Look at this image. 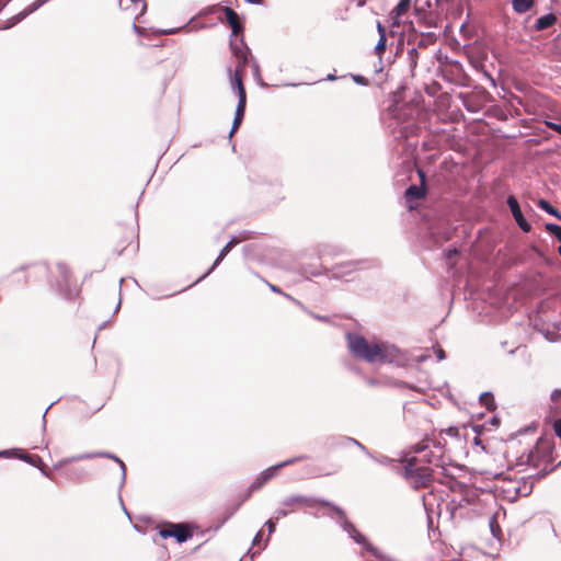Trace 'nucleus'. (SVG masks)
Returning <instances> with one entry per match:
<instances>
[{"instance_id": "f257e3e1", "label": "nucleus", "mask_w": 561, "mask_h": 561, "mask_svg": "<svg viewBox=\"0 0 561 561\" xmlns=\"http://www.w3.org/2000/svg\"><path fill=\"white\" fill-rule=\"evenodd\" d=\"M347 341L352 353L369 363H392L398 358V350L394 346L377 342L369 343L354 334H347Z\"/></svg>"}, {"instance_id": "f03ea898", "label": "nucleus", "mask_w": 561, "mask_h": 561, "mask_svg": "<svg viewBox=\"0 0 561 561\" xmlns=\"http://www.w3.org/2000/svg\"><path fill=\"white\" fill-rule=\"evenodd\" d=\"M415 456L408 458L405 466L407 477L413 479L415 486H425L432 479V471L428 467L419 466L420 462L432 463L435 455L430 450V440H423L414 446Z\"/></svg>"}, {"instance_id": "7ed1b4c3", "label": "nucleus", "mask_w": 561, "mask_h": 561, "mask_svg": "<svg viewBox=\"0 0 561 561\" xmlns=\"http://www.w3.org/2000/svg\"><path fill=\"white\" fill-rule=\"evenodd\" d=\"M343 527L357 543L364 546L367 561H386L385 556L376 547L367 542L366 538L351 523L345 522Z\"/></svg>"}, {"instance_id": "20e7f679", "label": "nucleus", "mask_w": 561, "mask_h": 561, "mask_svg": "<svg viewBox=\"0 0 561 561\" xmlns=\"http://www.w3.org/2000/svg\"><path fill=\"white\" fill-rule=\"evenodd\" d=\"M234 54L238 58V65L234 73L230 77L231 88L237 92L239 100H247L245 89L242 83V72L247 64V54L242 49L234 50Z\"/></svg>"}, {"instance_id": "39448f33", "label": "nucleus", "mask_w": 561, "mask_h": 561, "mask_svg": "<svg viewBox=\"0 0 561 561\" xmlns=\"http://www.w3.org/2000/svg\"><path fill=\"white\" fill-rule=\"evenodd\" d=\"M162 538L174 537L179 542H183L191 537L190 530L183 525H170L159 531Z\"/></svg>"}, {"instance_id": "423d86ee", "label": "nucleus", "mask_w": 561, "mask_h": 561, "mask_svg": "<svg viewBox=\"0 0 561 561\" xmlns=\"http://www.w3.org/2000/svg\"><path fill=\"white\" fill-rule=\"evenodd\" d=\"M507 205L512 211L514 219L516 220L517 225L519 226V228L525 232H529L531 229V226L524 218L523 213L519 208L518 202L513 195H510L507 197Z\"/></svg>"}, {"instance_id": "0eeeda50", "label": "nucleus", "mask_w": 561, "mask_h": 561, "mask_svg": "<svg viewBox=\"0 0 561 561\" xmlns=\"http://www.w3.org/2000/svg\"><path fill=\"white\" fill-rule=\"evenodd\" d=\"M313 501L311 499L301 496V495H294L288 499H286L283 502V506L288 507L290 512H295L298 507L301 506H311Z\"/></svg>"}, {"instance_id": "6e6552de", "label": "nucleus", "mask_w": 561, "mask_h": 561, "mask_svg": "<svg viewBox=\"0 0 561 561\" xmlns=\"http://www.w3.org/2000/svg\"><path fill=\"white\" fill-rule=\"evenodd\" d=\"M419 175L421 178V186L411 185L405 191V197L409 202L414 199H420L425 195V188H424V182H425V174L422 171H419Z\"/></svg>"}, {"instance_id": "1a4fd4ad", "label": "nucleus", "mask_w": 561, "mask_h": 561, "mask_svg": "<svg viewBox=\"0 0 561 561\" xmlns=\"http://www.w3.org/2000/svg\"><path fill=\"white\" fill-rule=\"evenodd\" d=\"M305 457H298V458H293V459H289V460H286L275 467H272V468H268L266 471H264L260 479H262V483L266 482L268 479H271L276 472L278 469L283 468V467H286V466H289V465H293L295 463L296 461H299V460H302Z\"/></svg>"}, {"instance_id": "9d476101", "label": "nucleus", "mask_w": 561, "mask_h": 561, "mask_svg": "<svg viewBox=\"0 0 561 561\" xmlns=\"http://www.w3.org/2000/svg\"><path fill=\"white\" fill-rule=\"evenodd\" d=\"M95 457H107V458L114 459L115 461H117L121 465V468H122V471H123V476H125V465H124V462L122 460H119L117 457H115L114 455H111V454H107V453H95V454L79 455V456H76V457H72V458L68 459L67 461H77V460H82V459H88V458H95Z\"/></svg>"}, {"instance_id": "9b49d317", "label": "nucleus", "mask_w": 561, "mask_h": 561, "mask_svg": "<svg viewBox=\"0 0 561 561\" xmlns=\"http://www.w3.org/2000/svg\"><path fill=\"white\" fill-rule=\"evenodd\" d=\"M245 104L247 100H239L230 135H232L241 125V122L244 117Z\"/></svg>"}, {"instance_id": "f8f14e48", "label": "nucleus", "mask_w": 561, "mask_h": 561, "mask_svg": "<svg viewBox=\"0 0 561 561\" xmlns=\"http://www.w3.org/2000/svg\"><path fill=\"white\" fill-rule=\"evenodd\" d=\"M225 16L228 24L232 28L233 34H238L241 28L238 14L232 9L226 8Z\"/></svg>"}, {"instance_id": "ddd939ff", "label": "nucleus", "mask_w": 561, "mask_h": 561, "mask_svg": "<svg viewBox=\"0 0 561 561\" xmlns=\"http://www.w3.org/2000/svg\"><path fill=\"white\" fill-rule=\"evenodd\" d=\"M377 30L379 33V41L375 47V51L378 56H381L386 50L387 36L386 30L380 22L377 23Z\"/></svg>"}, {"instance_id": "4468645a", "label": "nucleus", "mask_w": 561, "mask_h": 561, "mask_svg": "<svg viewBox=\"0 0 561 561\" xmlns=\"http://www.w3.org/2000/svg\"><path fill=\"white\" fill-rule=\"evenodd\" d=\"M534 0H513V8L517 13L527 12L531 5Z\"/></svg>"}, {"instance_id": "2eb2a0df", "label": "nucleus", "mask_w": 561, "mask_h": 561, "mask_svg": "<svg viewBox=\"0 0 561 561\" xmlns=\"http://www.w3.org/2000/svg\"><path fill=\"white\" fill-rule=\"evenodd\" d=\"M412 0H400L397 7L393 10V15L396 19H399L403 14H405L411 5Z\"/></svg>"}, {"instance_id": "dca6fc26", "label": "nucleus", "mask_w": 561, "mask_h": 561, "mask_svg": "<svg viewBox=\"0 0 561 561\" xmlns=\"http://www.w3.org/2000/svg\"><path fill=\"white\" fill-rule=\"evenodd\" d=\"M538 206H539L542 210L547 211L548 214H550V215H552V216L557 217L558 219H561V215H560V213L558 211V209H556L554 207H552V206L549 204V202H548V201H546V199H539V202H538Z\"/></svg>"}, {"instance_id": "f3484780", "label": "nucleus", "mask_w": 561, "mask_h": 561, "mask_svg": "<svg viewBox=\"0 0 561 561\" xmlns=\"http://www.w3.org/2000/svg\"><path fill=\"white\" fill-rule=\"evenodd\" d=\"M480 402L490 411L494 410L495 403L492 393L484 392L480 396Z\"/></svg>"}, {"instance_id": "a211bd4d", "label": "nucleus", "mask_w": 561, "mask_h": 561, "mask_svg": "<svg viewBox=\"0 0 561 561\" xmlns=\"http://www.w3.org/2000/svg\"><path fill=\"white\" fill-rule=\"evenodd\" d=\"M238 242V240L232 239L229 241L224 249L220 251L217 260L215 261V265L219 264V262L227 255V253L232 249V247Z\"/></svg>"}, {"instance_id": "6ab92c4d", "label": "nucleus", "mask_w": 561, "mask_h": 561, "mask_svg": "<svg viewBox=\"0 0 561 561\" xmlns=\"http://www.w3.org/2000/svg\"><path fill=\"white\" fill-rule=\"evenodd\" d=\"M554 21V18L552 15H546V16H542L540 19H538L537 21V28L538 30H543L548 26H550Z\"/></svg>"}, {"instance_id": "aec40b11", "label": "nucleus", "mask_w": 561, "mask_h": 561, "mask_svg": "<svg viewBox=\"0 0 561 561\" xmlns=\"http://www.w3.org/2000/svg\"><path fill=\"white\" fill-rule=\"evenodd\" d=\"M288 513H290V511L288 510V507H285L283 506L282 508L277 510L275 512V518L276 519H279L282 517H285Z\"/></svg>"}, {"instance_id": "412c9836", "label": "nucleus", "mask_w": 561, "mask_h": 561, "mask_svg": "<svg viewBox=\"0 0 561 561\" xmlns=\"http://www.w3.org/2000/svg\"><path fill=\"white\" fill-rule=\"evenodd\" d=\"M14 455L16 457H19L20 459H22V460H25L27 462H32L33 463V456H30V455H27L25 453H19V454L14 453Z\"/></svg>"}, {"instance_id": "4be33fe9", "label": "nucleus", "mask_w": 561, "mask_h": 561, "mask_svg": "<svg viewBox=\"0 0 561 561\" xmlns=\"http://www.w3.org/2000/svg\"><path fill=\"white\" fill-rule=\"evenodd\" d=\"M547 126L561 135V124L547 122Z\"/></svg>"}, {"instance_id": "5701e85b", "label": "nucleus", "mask_w": 561, "mask_h": 561, "mask_svg": "<svg viewBox=\"0 0 561 561\" xmlns=\"http://www.w3.org/2000/svg\"><path fill=\"white\" fill-rule=\"evenodd\" d=\"M39 5H41V3H38V4H33V7H32L28 11H26V12H24L22 15H19V16H18V21H20V20H22L23 18H25L28 13L33 12L34 10H36Z\"/></svg>"}, {"instance_id": "b1692460", "label": "nucleus", "mask_w": 561, "mask_h": 561, "mask_svg": "<svg viewBox=\"0 0 561 561\" xmlns=\"http://www.w3.org/2000/svg\"><path fill=\"white\" fill-rule=\"evenodd\" d=\"M560 399H561V390L556 389L551 393V400L554 401V402H558Z\"/></svg>"}, {"instance_id": "393cba45", "label": "nucleus", "mask_w": 561, "mask_h": 561, "mask_svg": "<svg viewBox=\"0 0 561 561\" xmlns=\"http://www.w3.org/2000/svg\"><path fill=\"white\" fill-rule=\"evenodd\" d=\"M554 432L561 438V419L554 422Z\"/></svg>"}, {"instance_id": "a878e982", "label": "nucleus", "mask_w": 561, "mask_h": 561, "mask_svg": "<svg viewBox=\"0 0 561 561\" xmlns=\"http://www.w3.org/2000/svg\"><path fill=\"white\" fill-rule=\"evenodd\" d=\"M136 5H140V14H142L146 10V3L142 0H135Z\"/></svg>"}, {"instance_id": "bb28decb", "label": "nucleus", "mask_w": 561, "mask_h": 561, "mask_svg": "<svg viewBox=\"0 0 561 561\" xmlns=\"http://www.w3.org/2000/svg\"><path fill=\"white\" fill-rule=\"evenodd\" d=\"M266 526L268 527V531H270V534L274 531V529H275V523H274V520H273V519H268V520L266 522Z\"/></svg>"}, {"instance_id": "cd10ccee", "label": "nucleus", "mask_w": 561, "mask_h": 561, "mask_svg": "<svg viewBox=\"0 0 561 561\" xmlns=\"http://www.w3.org/2000/svg\"><path fill=\"white\" fill-rule=\"evenodd\" d=\"M436 356L438 360H443L445 358V352L442 348H437Z\"/></svg>"}, {"instance_id": "c85d7f7f", "label": "nucleus", "mask_w": 561, "mask_h": 561, "mask_svg": "<svg viewBox=\"0 0 561 561\" xmlns=\"http://www.w3.org/2000/svg\"><path fill=\"white\" fill-rule=\"evenodd\" d=\"M11 453H14L13 450H4L0 453V456H9Z\"/></svg>"}, {"instance_id": "c756f323", "label": "nucleus", "mask_w": 561, "mask_h": 561, "mask_svg": "<svg viewBox=\"0 0 561 561\" xmlns=\"http://www.w3.org/2000/svg\"><path fill=\"white\" fill-rule=\"evenodd\" d=\"M261 536H262V533H261V531H259V533L256 534L255 538H254V543L259 542V540H260Z\"/></svg>"}, {"instance_id": "7c9ffc66", "label": "nucleus", "mask_w": 561, "mask_h": 561, "mask_svg": "<svg viewBox=\"0 0 561 561\" xmlns=\"http://www.w3.org/2000/svg\"><path fill=\"white\" fill-rule=\"evenodd\" d=\"M457 250H448V259H450L451 254H456Z\"/></svg>"}, {"instance_id": "2f4dec72", "label": "nucleus", "mask_w": 561, "mask_h": 561, "mask_svg": "<svg viewBox=\"0 0 561 561\" xmlns=\"http://www.w3.org/2000/svg\"><path fill=\"white\" fill-rule=\"evenodd\" d=\"M133 27H134V30H135L136 32H138V33L140 32V28H139L136 24H134V25H133Z\"/></svg>"}, {"instance_id": "473e14b6", "label": "nucleus", "mask_w": 561, "mask_h": 561, "mask_svg": "<svg viewBox=\"0 0 561 561\" xmlns=\"http://www.w3.org/2000/svg\"><path fill=\"white\" fill-rule=\"evenodd\" d=\"M336 513L341 516L343 515V512L341 510H336Z\"/></svg>"}, {"instance_id": "72a5a7b5", "label": "nucleus", "mask_w": 561, "mask_h": 561, "mask_svg": "<svg viewBox=\"0 0 561 561\" xmlns=\"http://www.w3.org/2000/svg\"><path fill=\"white\" fill-rule=\"evenodd\" d=\"M215 267H216V265L214 264V265L211 266V268H209V272H213V270H214Z\"/></svg>"}]
</instances>
